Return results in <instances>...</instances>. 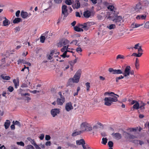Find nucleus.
<instances>
[{
	"mask_svg": "<svg viewBox=\"0 0 149 149\" xmlns=\"http://www.w3.org/2000/svg\"><path fill=\"white\" fill-rule=\"evenodd\" d=\"M104 94H108L109 96L112 97H105L104 99L105 101L104 104L107 106H110L113 103V102H116L118 101L117 98L119 97V95L115 94L113 92H106Z\"/></svg>",
	"mask_w": 149,
	"mask_h": 149,
	"instance_id": "f257e3e1",
	"label": "nucleus"
},
{
	"mask_svg": "<svg viewBox=\"0 0 149 149\" xmlns=\"http://www.w3.org/2000/svg\"><path fill=\"white\" fill-rule=\"evenodd\" d=\"M107 8L110 11L109 13L110 14L107 18H110L118 15V12L116 11V9L115 8L114 6L113 5H109L107 7Z\"/></svg>",
	"mask_w": 149,
	"mask_h": 149,
	"instance_id": "f03ea898",
	"label": "nucleus"
},
{
	"mask_svg": "<svg viewBox=\"0 0 149 149\" xmlns=\"http://www.w3.org/2000/svg\"><path fill=\"white\" fill-rule=\"evenodd\" d=\"M149 2L147 0H143L140 2L136 4L137 8L136 10L141 9L143 10L145 9L148 5Z\"/></svg>",
	"mask_w": 149,
	"mask_h": 149,
	"instance_id": "7ed1b4c3",
	"label": "nucleus"
},
{
	"mask_svg": "<svg viewBox=\"0 0 149 149\" xmlns=\"http://www.w3.org/2000/svg\"><path fill=\"white\" fill-rule=\"evenodd\" d=\"M81 73V70L80 69L78 70L75 74L74 75L73 78L72 79V80L73 82L78 83L79 81Z\"/></svg>",
	"mask_w": 149,
	"mask_h": 149,
	"instance_id": "20e7f679",
	"label": "nucleus"
},
{
	"mask_svg": "<svg viewBox=\"0 0 149 149\" xmlns=\"http://www.w3.org/2000/svg\"><path fill=\"white\" fill-rule=\"evenodd\" d=\"M81 127L82 129L85 128L84 130L82 131V132L85 131H91L92 130V128L91 125L86 122H84L81 123Z\"/></svg>",
	"mask_w": 149,
	"mask_h": 149,
	"instance_id": "39448f33",
	"label": "nucleus"
},
{
	"mask_svg": "<svg viewBox=\"0 0 149 149\" xmlns=\"http://www.w3.org/2000/svg\"><path fill=\"white\" fill-rule=\"evenodd\" d=\"M68 7L65 5L62 6L61 7L62 14H63V19H65L68 15Z\"/></svg>",
	"mask_w": 149,
	"mask_h": 149,
	"instance_id": "423d86ee",
	"label": "nucleus"
},
{
	"mask_svg": "<svg viewBox=\"0 0 149 149\" xmlns=\"http://www.w3.org/2000/svg\"><path fill=\"white\" fill-rule=\"evenodd\" d=\"M107 18L110 20H112L115 23L120 22V23L122 20L121 17L118 16L117 15L116 16H114L111 18Z\"/></svg>",
	"mask_w": 149,
	"mask_h": 149,
	"instance_id": "0eeeda50",
	"label": "nucleus"
},
{
	"mask_svg": "<svg viewBox=\"0 0 149 149\" xmlns=\"http://www.w3.org/2000/svg\"><path fill=\"white\" fill-rule=\"evenodd\" d=\"M69 42V41L68 40L65 39H62L58 43L57 46L58 47H61L68 44Z\"/></svg>",
	"mask_w": 149,
	"mask_h": 149,
	"instance_id": "6e6552de",
	"label": "nucleus"
},
{
	"mask_svg": "<svg viewBox=\"0 0 149 149\" xmlns=\"http://www.w3.org/2000/svg\"><path fill=\"white\" fill-rule=\"evenodd\" d=\"M109 71L112 73V74H120L123 73V71L122 70L119 69H113L112 68H109Z\"/></svg>",
	"mask_w": 149,
	"mask_h": 149,
	"instance_id": "1a4fd4ad",
	"label": "nucleus"
},
{
	"mask_svg": "<svg viewBox=\"0 0 149 149\" xmlns=\"http://www.w3.org/2000/svg\"><path fill=\"white\" fill-rule=\"evenodd\" d=\"M130 66H128L126 67L124 71V72L123 71V73L122 74L124 75L125 77H126L130 75Z\"/></svg>",
	"mask_w": 149,
	"mask_h": 149,
	"instance_id": "9d476101",
	"label": "nucleus"
},
{
	"mask_svg": "<svg viewBox=\"0 0 149 149\" xmlns=\"http://www.w3.org/2000/svg\"><path fill=\"white\" fill-rule=\"evenodd\" d=\"M60 109L58 108H55L52 109L51 111V114L53 117H55L59 113Z\"/></svg>",
	"mask_w": 149,
	"mask_h": 149,
	"instance_id": "9b49d317",
	"label": "nucleus"
},
{
	"mask_svg": "<svg viewBox=\"0 0 149 149\" xmlns=\"http://www.w3.org/2000/svg\"><path fill=\"white\" fill-rule=\"evenodd\" d=\"M143 50L142 48H140L138 50V53H134L132 55V56H134L136 57H140L143 54Z\"/></svg>",
	"mask_w": 149,
	"mask_h": 149,
	"instance_id": "f8f14e48",
	"label": "nucleus"
},
{
	"mask_svg": "<svg viewBox=\"0 0 149 149\" xmlns=\"http://www.w3.org/2000/svg\"><path fill=\"white\" fill-rule=\"evenodd\" d=\"M73 109V107L71 102H68L66 104L65 106V109L67 111H69Z\"/></svg>",
	"mask_w": 149,
	"mask_h": 149,
	"instance_id": "ddd939ff",
	"label": "nucleus"
},
{
	"mask_svg": "<svg viewBox=\"0 0 149 149\" xmlns=\"http://www.w3.org/2000/svg\"><path fill=\"white\" fill-rule=\"evenodd\" d=\"M146 18V15L145 14L143 15H137L136 17L137 20H145Z\"/></svg>",
	"mask_w": 149,
	"mask_h": 149,
	"instance_id": "4468645a",
	"label": "nucleus"
},
{
	"mask_svg": "<svg viewBox=\"0 0 149 149\" xmlns=\"http://www.w3.org/2000/svg\"><path fill=\"white\" fill-rule=\"evenodd\" d=\"M75 3L74 4L72 5V7L73 9H78L80 7V3L79 1L78 0H75Z\"/></svg>",
	"mask_w": 149,
	"mask_h": 149,
	"instance_id": "2eb2a0df",
	"label": "nucleus"
},
{
	"mask_svg": "<svg viewBox=\"0 0 149 149\" xmlns=\"http://www.w3.org/2000/svg\"><path fill=\"white\" fill-rule=\"evenodd\" d=\"M65 101V100L64 99H61L60 98H58L57 99L56 102L58 105H62Z\"/></svg>",
	"mask_w": 149,
	"mask_h": 149,
	"instance_id": "dca6fc26",
	"label": "nucleus"
},
{
	"mask_svg": "<svg viewBox=\"0 0 149 149\" xmlns=\"http://www.w3.org/2000/svg\"><path fill=\"white\" fill-rule=\"evenodd\" d=\"M13 82L14 84L15 88H17L19 86V80L18 78H17L16 79H14L13 80Z\"/></svg>",
	"mask_w": 149,
	"mask_h": 149,
	"instance_id": "f3484780",
	"label": "nucleus"
},
{
	"mask_svg": "<svg viewBox=\"0 0 149 149\" xmlns=\"http://www.w3.org/2000/svg\"><path fill=\"white\" fill-rule=\"evenodd\" d=\"M19 91H20V94H21L22 96H23V97L25 96L26 95H28V96L30 95V94L29 93H23V91L26 92V90L20 88L19 89Z\"/></svg>",
	"mask_w": 149,
	"mask_h": 149,
	"instance_id": "a211bd4d",
	"label": "nucleus"
},
{
	"mask_svg": "<svg viewBox=\"0 0 149 149\" xmlns=\"http://www.w3.org/2000/svg\"><path fill=\"white\" fill-rule=\"evenodd\" d=\"M112 135L115 136V137L116 139L117 140L120 139L122 138V136L121 134L119 133H113Z\"/></svg>",
	"mask_w": 149,
	"mask_h": 149,
	"instance_id": "6ab92c4d",
	"label": "nucleus"
},
{
	"mask_svg": "<svg viewBox=\"0 0 149 149\" xmlns=\"http://www.w3.org/2000/svg\"><path fill=\"white\" fill-rule=\"evenodd\" d=\"M83 15L85 17H89L91 15V12L89 10H86L84 13Z\"/></svg>",
	"mask_w": 149,
	"mask_h": 149,
	"instance_id": "aec40b11",
	"label": "nucleus"
},
{
	"mask_svg": "<svg viewBox=\"0 0 149 149\" xmlns=\"http://www.w3.org/2000/svg\"><path fill=\"white\" fill-rule=\"evenodd\" d=\"M123 136L126 139L129 140L130 139V133L126 132H124Z\"/></svg>",
	"mask_w": 149,
	"mask_h": 149,
	"instance_id": "412c9836",
	"label": "nucleus"
},
{
	"mask_svg": "<svg viewBox=\"0 0 149 149\" xmlns=\"http://www.w3.org/2000/svg\"><path fill=\"white\" fill-rule=\"evenodd\" d=\"M76 142L77 144L79 145H83L85 144V141L83 139H81L79 140H77Z\"/></svg>",
	"mask_w": 149,
	"mask_h": 149,
	"instance_id": "4be33fe9",
	"label": "nucleus"
},
{
	"mask_svg": "<svg viewBox=\"0 0 149 149\" xmlns=\"http://www.w3.org/2000/svg\"><path fill=\"white\" fill-rule=\"evenodd\" d=\"M21 16L23 18L25 19L28 16V13L26 12L22 11L21 13Z\"/></svg>",
	"mask_w": 149,
	"mask_h": 149,
	"instance_id": "5701e85b",
	"label": "nucleus"
},
{
	"mask_svg": "<svg viewBox=\"0 0 149 149\" xmlns=\"http://www.w3.org/2000/svg\"><path fill=\"white\" fill-rule=\"evenodd\" d=\"M5 19L3 21V24L4 26H6L10 24V22L9 20L7 19L6 17Z\"/></svg>",
	"mask_w": 149,
	"mask_h": 149,
	"instance_id": "b1692460",
	"label": "nucleus"
},
{
	"mask_svg": "<svg viewBox=\"0 0 149 149\" xmlns=\"http://www.w3.org/2000/svg\"><path fill=\"white\" fill-rule=\"evenodd\" d=\"M135 66L136 69L138 70L139 68V60L138 58H136L135 61Z\"/></svg>",
	"mask_w": 149,
	"mask_h": 149,
	"instance_id": "393cba45",
	"label": "nucleus"
},
{
	"mask_svg": "<svg viewBox=\"0 0 149 149\" xmlns=\"http://www.w3.org/2000/svg\"><path fill=\"white\" fill-rule=\"evenodd\" d=\"M10 124V121L8 120H7L6 122H5L4 124V126L6 129H8Z\"/></svg>",
	"mask_w": 149,
	"mask_h": 149,
	"instance_id": "a878e982",
	"label": "nucleus"
},
{
	"mask_svg": "<svg viewBox=\"0 0 149 149\" xmlns=\"http://www.w3.org/2000/svg\"><path fill=\"white\" fill-rule=\"evenodd\" d=\"M139 104L138 102H136V103L134 104L133 106L132 109L133 110H134V109H139Z\"/></svg>",
	"mask_w": 149,
	"mask_h": 149,
	"instance_id": "bb28decb",
	"label": "nucleus"
},
{
	"mask_svg": "<svg viewBox=\"0 0 149 149\" xmlns=\"http://www.w3.org/2000/svg\"><path fill=\"white\" fill-rule=\"evenodd\" d=\"M137 8L136 5L135 6L133 7L132 8L131 11H132V13H135L139 11H140L141 10V9H139V8L138 9H137V10H136Z\"/></svg>",
	"mask_w": 149,
	"mask_h": 149,
	"instance_id": "cd10ccee",
	"label": "nucleus"
},
{
	"mask_svg": "<svg viewBox=\"0 0 149 149\" xmlns=\"http://www.w3.org/2000/svg\"><path fill=\"white\" fill-rule=\"evenodd\" d=\"M21 21V19L20 18L16 17L15 18L13 21V23L14 24L18 23Z\"/></svg>",
	"mask_w": 149,
	"mask_h": 149,
	"instance_id": "c85d7f7f",
	"label": "nucleus"
},
{
	"mask_svg": "<svg viewBox=\"0 0 149 149\" xmlns=\"http://www.w3.org/2000/svg\"><path fill=\"white\" fill-rule=\"evenodd\" d=\"M74 30L77 32L83 31V30L78 26H76L74 27Z\"/></svg>",
	"mask_w": 149,
	"mask_h": 149,
	"instance_id": "c756f323",
	"label": "nucleus"
},
{
	"mask_svg": "<svg viewBox=\"0 0 149 149\" xmlns=\"http://www.w3.org/2000/svg\"><path fill=\"white\" fill-rule=\"evenodd\" d=\"M82 131H79L78 132H73L72 134V136H77V135H78L80 134L81 133H82Z\"/></svg>",
	"mask_w": 149,
	"mask_h": 149,
	"instance_id": "7c9ffc66",
	"label": "nucleus"
},
{
	"mask_svg": "<svg viewBox=\"0 0 149 149\" xmlns=\"http://www.w3.org/2000/svg\"><path fill=\"white\" fill-rule=\"evenodd\" d=\"M139 45L140 44L139 43L135 45L134 47H131V48H132V49H138V50L139 48H141V46H140Z\"/></svg>",
	"mask_w": 149,
	"mask_h": 149,
	"instance_id": "2f4dec72",
	"label": "nucleus"
},
{
	"mask_svg": "<svg viewBox=\"0 0 149 149\" xmlns=\"http://www.w3.org/2000/svg\"><path fill=\"white\" fill-rule=\"evenodd\" d=\"M145 104L143 102H141L139 104V109H140L141 110H143L145 109L144 106L145 105Z\"/></svg>",
	"mask_w": 149,
	"mask_h": 149,
	"instance_id": "473e14b6",
	"label": "nucleus"
},
{
	"mask_svg": "<svg viewBox=\"0 0 149 149\" xmlns=\"http://www.w3.org/2000/svg\"><path fill=\"white\" fill-rule=\"evenodd\" d=\"M138 27V23H135L134 22H133L131 25V28L132 29Z\"/></svg>",
	"mask_w": 149,
	"mask_h": 149,
	"instance_id": "72a5a7b5",
	"label": "nucleus"
},
{
	"mask_svg": "<svg viewBox=\"0 0 149 149\" xmlns=\"http://www.w3.org/2000/svg\"><path fill=\"white\" fill-rule=\"evenodd\" d=\"M27 139L29 141H30L31 143L34 146L36 144L35 141L34 140V139H32L30 137L27 138Z\"/></svg>",
	"mask_w": 149,
	"mask_h": 149,
	"instance_id": "f704fd0d",
	"label": "nucleus"
},
{
	"mask_svg": "<svg viewBox=\"0 0 149 149\" xmlns=\"http://www.w3.org/2000/svg\"><path fill=\"white\" fill-rule=\"evenodd\" d=\"M79 26L80 27L84 29L86 31L88 29V28H87L85 23H84V24H79Z\"/></svg>",
	"mask_w": 149,
	"mask_h": 149,
	"instance_id": "c9c22d12",
	"label": "nucleus"
},
{
	"mask_svg": "<svg viewBox=\"0 0 149 149\" xmlns=\"http://www.w3.org/2000/svg\"><path fill=\"white\" fill-rule=\"evenodd\" d=\"M1 77L3 79L6 80H9L10 79V77L9 76H5L2 75H1Z\"/></svg>",
	"mask_w": 149,
	"mask_h": 149,
	"instance_id": "e433bc0d",
	"label": "nucleus"
},
{
	"mask_svg": "<svg viewBox=\"0 0 149 149\" xmlns=\"http://www.w3.org/2000/svg\"><path fill=\"white\" fill-rule=\"evenodd\" d=\"M87 28H89V27L93 24V22H88L85 23Z\"/></svg>",
	"mask_w": 149,
	"mask_h": 149,
	"instance_id": "4c0bfd02",
	"label": "nucleus"
},
{
	"mask_svg": "<svg viewBox=\"0 0 149 149\" xmlns=\"http://www.w3.org/2000/svg\"><path fill=\"white\" fill-rule=\"evenodd\" d=\"M125 58V56L119 54L116 57V59L118 60L119 59H124Z\"/></svg>",
	"mask_w": 149,
	"mask_h": 149,
	"instance_id": "58836bf2",
	"label": "nucleus"
},
{
	"mask_svg": "<svg viewBox=\"0 0 149 149\" xmlns=\"http://www.w3.org/2000/svg\"><path fill=\"white\" fill-rule=\"evenodd\" d=\"M107 27L109 29H112L115 28L116 26L115 24H112L110 25L109 26H107Z\"/></svg>",
	"mask_w": 149,
	"mask_h": 149,
	"instance_id": "ea45409f",
	"label": "nucleus"
},
{
	"mask_svg": "<svg viewBox=\"0 0 149 149\" xmlns=\"http://www.w3.org/2000/svg\"><path fill=\"white\" fill-rule=\"evenodd\" d=\"M107 140H108L107 138H103L101 143L103 144L106 145L107 143Z\"/></svg>",
	"mask_w": 149,
	"mask_h": 149,
	"instance_id": "a19ab883",
	"label": "nucleus"
},
{
	"mask_svg": "<svg viewBox=\"0 0 149 149\" xmlns=\"http://www.w3.org/2000/svg\"><path fill=\"white\" fill-rule=\"evenodd\" d=\"M85 85L87 91H89L90 87V83L89 82H87L85 84Z\"/></svg>",
	"mask_w": 149,
	"mask_h": 149,
	"instance_id": "79ce46f5",
	"label": "nucleus"
},
{
	"mask_svg": "<svg viewBox=\"0 0 149 149\" xmlns=\"http://www.w3.org/2000/svg\"><path fill=\"white\" fill-rule=\"evenodd\" d=\"M45 37V36L42 35L40 37V42L41 43H43L44 42L46 38Z\"/></svg>",
	"mask_w": 149,
	"mask_h": 149,
	"instance_id": "37998d69",
	"label": "nucleus"
},
{
	"mask_svg": "<svg viewBox=\"0 0 149 149\" xmlns=\"http://www.w3.org/2000/svg\"><path fill=\"white\" fill-rule=\"evenodd\" d=\"M65 3L68 5H70L72 4V1L71 0H65Z\"/></svg>",
	"mask_w": 149,
	"mask_h": 149,
	"instance_id": "c03bdc74",
	"label": "nucleus"
},
{
	"mask_svg": "<svg viewBox=\"0 0 149 149\" xmlns=\"http://www.w3.org/2000/svg\"><path fill=\"white\" fill-rule=\"evenodd\" d=\"M13 123L15 125H17L19 127L21 126V124L18 121L16 120L15 122L14 121H13Z\"/></svg>",
	"mask_w": 149,
	"mask_h": 149,
	"instance_id": "a18cd8bd",
	"label": "nucleus"
},
{
	"mask_svg": "<svg viewBox=\"0 0 149 149\" xmlns=\"http://www.w3.org/2000/svg\"><path fill=\"white\" fill-rule=\"evenodd\" d=\"M67 145L68 146H70L71 147L74 148L76 147V146L73 144L69 142L67 143Z\"/></svg>",
	"mask_w": 149,
	"mask_h": 149,
	"instance_id": "49530a36",
	"label": "nucleus"
},
{
	"mask_svg": "<svg viewBox=\"0 0 149 149\" xmlns=\"http://www.w3.org/2000/svg\"><path fill=\"white\" fill-rule=\"evenodd\" d=\"M113 142L111 141H109L108 143L109 146L110 148H111L113 146Z\"/></svg>",
	"mask_w": 149,
	"mask_h": 149,
	"instance_id": "de8ad7c7",
	"label": "nucleus"
},
{
	"mask_svg": "<svg viewBox=\"0 0 149 149\" xmlns=\"http://www.w3.org/2000/svg\"><path fill=\"white\" fill-rule=\"evenodd\" d=\"M144 27L146 29H149V21H148L145 23Z\"/></svg>",
	"mask_w": 149,
	"mask_h": 149,
	"instance_id": "09e8293b",
	"label": "nucleus"
},
{
	"mask_svg": "<svg viewBox=\"0 0 149 149\" xmlns=\"http://www.w3.org/2000/svg\"><path fill=\"white\" fill-rule=\"evenodd\" d=\"M16 143L18 145H20L22 146H24V143L22 141H20L19 142H17Z\"/></svg>",
	"mask_w": 149,
	"mask_h": 149,
	"instance_id": "8fccbe9b",
	"label": "nucleus"
},
{
	"mask_svg": "<svg viewBox=\"0 0 149 149\" xmlns=\"http://www.w3.org/2000/svg\"><path fill=\"white\" fill-rule=\"evenodd\" d=\"M26 149H35L34 147L30 145H28L26 147Z\"/></svg>",
	"mask_w": 149,
	"mask_h": 149,
	"instance_id": "3c124183",
	"label": "nucleus"
},
{
	"mask_svg": "<svg viewBox=\"0 0 149 149\" xmlns=\"http://www.w3.org/2000/svg\"><path fill=\"white\" fill-rule=\"evenodd\" d=\"M8 91L10 92H12L13 91V90H14L13 88L11 86H9L8 88Z\"/></svg>",
	"mask_w": 149,
	"mask_h": 149,
	"instance_id": "603ef678",
	"label": "nucleus"
},
{
	"mask_svg": "<svg viewBox=\"0 0 149 149\" xmlns=\"http://www.w3.org/2000/svg\"><path fill=\"white\" fill-rule=\"evenodd\" d=\"M67 49H66V46H63V47L61 49V51L63 52H66V50Z\"/></svg>",
	"mask_w": 149,
	"mask_h": 149,
	"instance_id": "864d4df0",
	"label": "nucleus"
},
{
	"mask_svg": "<svg viewBox=\"0 0 149 149\" xmlns=\"http://www.w3.org/2000/svg\"><path fill=\"white\" fill-rule=\"evenodd\" d=\"M25 61L24 60L19 59L17 61L18 64H19L20 63H24V62Z\"/></svg>",
	"mask_w": 149,
	"mask_h": 149,
	"instance_id": "5fc2aeb1",
	"label": "nucleus"
},
{
	"mask_svg": "<svg viewBox=\"0 0 149 149\" xmlns=\"http://www.w3.org/2000/svg\"><path fill=\"white\" fill-rule=\"evenodd\" d=\"M45 135L43 134H41L39 136V138L41 140H42L44 138Z\"/></svg>",
	"mask_w": 149,
	"mask_h": 149,
	"instance_id": "6e6d98bb",
	"label": "nucleus"
},
{
	"mask_svg": "<svg viewBox=\"0 0 149 149\" xmlns=\"http://www.w3.org/2000/svg\"><path fill=\"white\" fill-rule=\"evenodd\" d=\"M138 127H136L134 128H132L131 129V132L132 131L136 132H137V131L138 130Z\"/></svg>",
	"mask_w": 149,
	"mask_h": 149,
	"instance_id": "4d7b16f0",
	"label": "nucleus"
},
{
	"mask_svg": "<svg viewBox=\"0 0 149 149\" xmlns=\"http://www.w3.org/2000/svg\"><path fill=\"white\" fill-rule=\"evenodd\" d=\"M51 139V137L49 135H46L45 136V139L47 141Z\"/></svg>",
	"mask_w": 149,
	"mask_h": 149,
	"instance_id": "13d9d810",
	"label": "nucleus"
},
{
	"mask_svg": "<svg viewBox=\"0 0 149 149\" xmlns=\"http://www.w3.org/2000/svg\"><path fill=\"white\" fill-rule=\"evenodd\" d=\"M76 51L77 52L79 53V52H81L82 51V50L81 48L79 47H78L76 49Z\"/></svg>",
	"mask_w": 149,
	"mask_h": 149,
	"instance_id": "bf43d9fd",
	"label": "nucleus"
},
{
	"mask_svg": "<svg viewBox=\"0 0 149 149\" xmlns=\"http://www.w3.org/2000/svg\"><path fill=\"white\" fill-rule=\"evenodd\" d=\"M67 51H66L64 52L62 55H61V56L63 58H65V55L67 53Z\"/></svg>",
	"mask_w": 149,
	"mask_h": 149,
	"instance_id": "052dcab7",
	"label": "nucleus"
},
{
	"mask_svg": "<svg viewBox=\"0 0 149 149\" xmlns=\"http://www.w3.org/2000/svg\"><path fill=\"white\" fill-rule=\"evenodd\" d=\"M20 13V11L19 10H17L15 13L16 16L17 17H19Z\"/></svg>",
	"mask_w": 149,
	"mask_h": 149,
	"instance_id": "680f3d73",
	"label": "nucleus"
},
{
	"mask_svg": "<svg viewBox=\"0 0 149 149\" xmlns=\"http://www.w3.org/2000/svg\"><path fill=\"white\" fill-rule=\"evenodd\" d=\"M54 1L56 3H59L62 2V0H54Z\"/></svg>",
	"mask_w": 149,
	"mask_h": 149,
	"instance_id": "e2e57ef3",
	"label": "nucleus"
},
{
	"mask_svg": "<svg viewBox=\"0 0 149 149\" xmlns=\"http://www.w3.org/2000/svg\"><path fill=\"white\" fill-rule=\"evenodd\" d=\"M11 149H19L14 145H12L11 146Z\"/></svg>",
	"mask_w": 149,
	"mask_h": 149,
	"instance_id": "0e129e2a",
	"label": "nucleus"
},
{
	"mask_svg": "<svg viewBox=\"0 0 149 149\" xmlns=\"http://www.w3.org/2000/svg\"><path fill=\"white\" fill-rule=\"evenodd\" d=\"M51 142L50 141H47L45 143L46 146H50L51 145Z\"/></svg>",
	"mask_w": 149,
	"mask_h": 149,
	"instance_id": "69168bd1",
	"label": "nucleus"
},
{
	"mask_svg": "<svg viewBox=\"0 0 149 149\" xmlns=\"http://www.w3.org/2000/svg\"><path fill=\"white\" fill-rule=\"evenodd\" d=\"M78 41L77 40H73L70 43V44L73 43L74 44L76 45Z\"/></svg>",
	"mask_w": 149,
	"mask_h": 149,
	"instance_id": "338daca9",
	"label": "nucleus"
},
{
	"mask_svg": "<svg viewBox=\"0 0 149 149\" xmlns=\"http://www.w3.org/2000/svg\"><path fill=\"white\" fill-rule=\"evenodd\" d=\"M28 87L27 85L25 83L22 84L21 86V87L22 88L27 87Z\"/></svg>",
	"mask_w": 149,
	"mask_h": 149,
	"instance_id": "774afa93",
	"label": "nucleus"
}]
</instances>
